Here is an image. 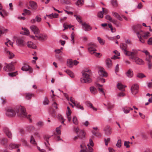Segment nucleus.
I'll return each instance as SVG.
<instances>
[{
	"instance_id": "obj_29",
	"label": "nucleus",
	"mask_w": 152,
	"mask_h": 152,
	"mask_svg": "<svg viewBox=\"0 0 152 152\" xmlns=\"http://www.w3.org/2000/svg\"><path fill=\"white\" fill-rule=\"evenodd\" d=\"M67 64V66L70 68L72 67L73 66V61L71 59H68Z\"/></svg>"
},
{
	"instance_id": "obj_14",
	"label": "nucleus",
	"mask_w": 152,
	"mask_h": 152,
	"mask_svg": "<svg viewBox=\"0 0 152 152\" xmlns=\"http://www.w3.org/2000/svg\"><path fill=\"white\" fill-rule=\"evenodd\" d=\"M104 130L105 134L108 136L110 135L112 132V129L109 126H107Z\"/></svg>"
},
{
	"instance_id": "obj_39",
	"label": "nucleus",
	"mask_w": 152,
	"mask_h": 152,
	"mask_svg": "<svg viewBox=\"0 0 152 152\" xmlns=\"http://www.w3.org/2000/svg\"><path fill=\"white\" fill-rule=\"evenodd\" d=\"M74 16L75 17L77 21L80 23H82V21L81 19V17L80 16L75 15Z\"/></svg>"
},
{
	"instance_id": "obj_26",
	"label": "nucleus",
	"mask_w": 152,
	"mask_h": 152,
	"mask_svg": "<svg viewBox=\"0 0 152 152\" xmlns=\"http://www.w3.org/2000/svg\"><path fill=\"white\" fill-rule=\"evenodd\" d=\"M113 15L120 21H122L123 20L122 18L121 17L120 15L117 12H112Z\"/></svg>"
},
{
	"instance_id": "obj_32",
	"label": "nucleus",
	"mask_w": 152,
	"mask_h": 152,
	"mask_svg": "<svg viewBox=\"0 0 152 152\" xmlns=\"http://www.w3.org/2000/svg\"><path fill=\"white\" fill-rule=\"evenodd\" d=\"M83 0H78L76 3V4L78 6H81L84 4Z\"/></svg>"
},
{
	"instance_id": "obj_52",
	"label": "nucleus",
	"mask_w": 152,
	"mask_h": 152,
	"mask_svg": "<svg viewBox=\"0 0 152 152\" xmlns=\"http://www.w3.org/2000/svg\"><path fill=\"white\" fill-rule=\"evenodd\" d=\"M8 74L9 76L12 77L15 76L17 75V72H13L9 73Z\"/></svg>"
},
{
	"instance_id": "obj_61",
	"label": "nucleus",
	"mask_w": 152,
	"mask_h": 152,
	"mask_svg": "<svg viewBox=\"0 0 152 152\" xmlns=\"http://www.w3.org/2000/svg\"><path fill=\"white\" fill-rule=\"evenodd\" d=\"M152 56L149 55L148 57H147L146 58V60L147 61V63L151 62L150 61V58Z\"/></svg>"
},
{
	"instance_id": "obj_38",
	"label": "nucleus",
	"mask_w": 152,
	"mask_h": 152,
	"mask_svg": "<svg viewBox=\"0 0 152 152\" xmlns=\"http://www.w3.org/2000/svg\"><path fill=\"white\" fill-rule=\"evenodd\" d=\"M92 133L94 136L97 137H99L101 136V134L98 132H95V131H92Z\"/></svg>"
},
{
	"instance_id": "obj_15",
	"label": "nucleus",
	"mask_w": 152,
	"mask_h": 152,
	"mask_svg": "<svg viewBox=\"0 0 152 152\" xmlns=\"http://www.w3.org/2000/svg\"><path fill=\"white\" fill-rule=\"evenodd\" d=\"M106 66L108 68L112 67L113 64L111 60L109 58H107L105 61Z\"/></svg>"
},
{
	"instance_id": "obj_63",
	"label": "nucleus",
	"mask_w": 152,
	"mask_h": 152,
	"mask_svg": "<svg viewBox=\"0 0 152 152\" xmlns=\"http://www.w3.org/2000/svg\"><path fill=\"white\" fill-rule=\"evenodd\" d=\"M148 43L149 45H152V37L148 39Z\"/></svg>"
},
{
	"instance_id": "obj_41",
	"label": "nucleus",
	"mask_w": 152,
	"mask_h": 152,
	"mask_svg": "<svg viewBox=\"0 0 152 152\" xmlns=\"http://www.w3.org/2000/svg\"><path fill=\"white\" fill-rule=\"evenodd\" d=\"M0 142L1 144L4 145L7 142L6 139L4 138H1L0 139Z\"/></svg>"
},
{
	"instance_id": "obj_37",
	"label": "nucleus",
	"mask_w": 152,
	"mask_h": 152,
	"mask_svg": "<svg viewBox=\"0 0 152 152\" xmlns=\"http://www.w3.org/2000/svg\"><path fill=\"white\" fill-rule=\"evenodd\" d=\"M72 121L74 124L77 125L78 124V121L76 116H74L72 119Z\"/></svg>"
},
{
	"instance_id": "obj_59",
	"label": "nucleus",
	"mask_w": 152,
	"mask_h": 152,
	"mask_svg": "<svg viewBox=\"0 0 152 152\" xmlns=\"http://www.w3.org/2000/svg\"><path fill=\"white\" fill-rule=\"evenodd\" d=\"M130 143V142L129 141H125L124 142V145L127 148H128L130 146L129 145V144Z\"/></svg>"
},
{
	"instance_id": "obj_30",
	"label": "nucleus",
	"mask_w": 152,
	"mask_h": 152,
	"mask_svg": "<svg viewBox=\"0 0 152 152\" xmlns=\"http://www.w3.org/2000/svg\"><path fill=\"white\" fill-rule=\"evenodd\" d=\"M77 136L81 139H82L84 137L85 134L84 132L82 130H80V132L77 134Z\"/></svg>"
},
{
	"instance_id": "obj_20",
	"label": "nucleus",
	"mask_w": 152,
	"mask_h": 152,
	"mask_svg": "<svg viewBox=\"0 0 152 152\" xmlns=\"http://www.w3.org/2000/svg\"><path fill=\"white\" fill-rule=\"evenodd\" d=\"M4 132L7 136L9 138L12 139V134L9 129L7 128H6L4 129Z\"/></svg>"
},
{
	"instance_id": "obj_53",
	"label": "nucleus",
	"mask_w": 152,
	"mask_h": 152,
	"mask_svg": "<svg viewBox=\"0 0 152 152\" xmlns=\"http://www.w3.org/2000/svg\"><path fill=\"white\" fill-rule=\"evenodd\" d=\"M71 41L72 42V44H74V34L73 32H72L71 34Z\"/></svg>"
},
{
	"instance_id": "obj_35",
	"label": "nucleus",
	"mask_w": 152,
	"mask_h": 152,
	"mask_svg": "<svg viewBox=\"0 0 152 152\" xmlns=\"http://www.w3.org/2000/svg\"><path fill=\"white\" fill-rule=\"evenodd\" d=\"M33 95L32 94L29 93H27L26 94V96L25 98L27 100H29L31 99L32 97L33 96Z\"/></svg>"
},
{
	"instance_id": "obj_13",
	"label": "nucleus",
	"mask_w": 152,
	"mask_h": 152,
	"mask_svg": "<svg viewBox=\"0 0 152 152\" xmlns=\"http://www.w3.org/2000/svg\"><path fill=\"white\" fill-rule=\"evenodd\" d=\"M121 49L123 50L124 54L127 55L129 51L126 50L127 46L126 44L125 43H122L120 45Z\"/></svg>"
},
{
	"instance_id": "obj_5",
	"label": "nucleus",
	"mask_w": 152,
	"mask_h": 152,
	"mask_svg": "<svg viewBox=\"0 0 152 152\" xmlns=\"http://www.w3.org/2000/svg\"><path fill=\"white\" fill-rule=\"evenodd\" d=\"M132 51H129L127 55L128 56H130L129 58L131 59H133L136 57V55L138 52V50L133 49L132 50Z\"/></svg>"
},
{
	"instance_id": "obj_4",
	"label": "nucleus",
	"mask_w": 152,
	"mask_h": 152,
	"mask_svg": "<svg viewBox=\"0 0 152 152\" xmlns=\"http://www.w3.org/2000/svg\"><path fill=\"white\" fill-rule=\"evenodd\" d=\"M16 43L17 45L20 47L24 46L26 44L24 38L22 37L18 38L16 40Z\"/></svg>"
},
{
	"instance_id": "obj_18",
	"label": "nucleus",
	"mask_w": 152,
	"mask_h": 152,
	"mask_svg": "<svg viewBox=\"0 0 152 152\" xmlns=\"http://www.w3.org/2000/svg\"><path fill=\"white\" fill-rule=\"evenodd\" d=\"M141 25H137L133 26V30L134 32L137 35V33L138 32H140L141 30H140L141 27Z\"/></svg>"
},
{
	"instance_id": "obj_8",
	"label": "nucleus",
	"mask_w": 152,
	"mask_h": 152,
	"mask_svg": "<svg viewBox=\"0 0 152 152\" xmlns=\"http://www.w3.org/2000/svg\"><path fill=\"white\" fill-rule=\"evenodd\" d=\"M89 47L88 48V50L89 53L92 54L94 53L96 51V50L95 48L96 45L93 43H90L88 44Z\"/></svg>"
},
{
	"instance_id": "obj_40",
	"label": "nucleus",
	"mask_w": 152,
	"mask_h": 152,
	"mask_svg": "<svg viewBox=\"0 0 152 152\" xmlns=\"http://www.w3.org/2000/svg\"><path fill=\"white\" fill-rule=\"evenodd\" d=\"M22 29L24 31V33H22V34L26 35H28L29 34V31L26 28H22Z\"/></svg>"
},
{
	"instance_id": "obj_36",
	"label": "nucleus",
	"mask_w": 152,
	"mask_h": 152,
	"mask_svg": "<svg viewBox=\"0 0 152 152\" xmlns=\"http://www.w3.org/2000/svg\"><path fill=\"white\" fill-rule=\"evenodd\" d=\"M111 3L114 7H116L118 5L117 1L116 0H112L111 1Z\"/></svg>"
},
{
	"instance_id": "obj_34",
	"label": "nucleus",
	"mask_w": 152,
	"mask_h": 152,
	"mask_svg": "<svg viewBox=\"0 0 152 152\" xmlns=\"http://www.w3.org/2000/svg\"><path fill=\"white\" fill-rule=\"evenodd\" d=\"M90 90L91 93L93 94H95L97 92L96 89L93 86H91L90 88Z\"/></svg>"
},
{
	"instance_id": "obj_64",
	"label": "nucleus",
	"mask_w": 152,
	"mask_h": 152,
	"mask_svg": "<svg viewBox=\"0 0 152 152\" xmlns=\"http://www.w3.org/2000/svg\"><path fill=\"white\" fill-rule=\"evenodd\" d=\"M125 44H126V45H131V44L130 41L129 39H125Z\"/></svg>"
},
{
	"instance_id": "obj_60",
	"label": "nucleus",
	"mask_w": 152,
	"mask_h": 152,
	"mask_svg": "<svg viewBox=\"0 0 152 152\" xmlns=\"http://www.w3.org/2000/svg\"><path fill=\"white\" fill-rule=\"evenodd\" d=\"M75 105L78 108L81 109L83 110H84V108L82 106L80 105L79 104H76V105Z\"/></svg>"
},
{
	"instance_id": "obj_51",
	"label": "nucleus",
	"mask_w": 152,
	"mask_h": 152,
	"mask_svg": "<svg viewBox=\"0 0 152 152\" xmlns=\"http://www.w3.org/2000/svg\"><path fill=\"white\" fill-rule=\"evenodd\" d=\"M61 126H60L59 127L56 129V131L58 134H61Z\"/></svg>"
},
{
	"instance_id": "obj_6",
	"label": "nucleus",
	"mask_w": 152,
	"mask_h": 152,
	"mask_svg": "<svg viewBox=\"0 0 152 152\" xmlns=\"http://www.w3.org/2000/svg\"><path fill=\"white\" fill-rule=\"evenodd\" d=\"M30 28L34 34L36 35L39 34L40 33V31L38 27L34 25H32L30 26Z\"/></svg>"
},
{
	"instance_id": "obj_19",
	"label": "nucleus",
	"mask_w": 152,
	"mask_h": 152,
	"mask_svg": "<svg viewBox=\"0 0 152 152\" xmlns=\"http://www.w3.org/2000/svg\"><path fill=\"white\" fill-rule=\"evenodd\" d=\"M67 111L66 112V114L68 120L69 121L71 120V111L69 107H67Z\"/></svg>"
},
{
	"instance_id": "obj_9",
	"label": "nucleus",
	"mask_w": 152,
	"mask_h": 152,
	"mask_svg": "<svg viewBox=\"0 0 152 152\" xmlns=\"http://www.w3.org/2000/svg\"><path fill=\"white\" fill-rule=\"evenodd\" d=\"M139 86L137 84H134L132 85L131 90L133 94H135L138 91Z\"/></svg>"
},
{
	"instance_id": "obj_48",
	"label": "nucleus",
	"mask_w": 152,
	"mask_h": 152,
	"mask_svg": "<svg viewBox=\"0 0 152 152\" xmlns=\"http://www.w3.org/2000/svg\"><path fill=\"white\" fill-rule=\"evenodd\" d=\"M30 142L31 143L35 145L36 144L35 141L33 137V136L31 135V139L30 140Z\"/></svg>"
},
{
	"instance_id": "obj_54",
	"label": "nucleus",
	"mask_w": 152,
	"mask_h": 152,
	"mask_svg": "<svg viewBox=\"0 0 152 152\" xmlns=\"http://www.w3.org/2000/svg\"><path fill=\"white\" fill-rule=\"evenodd\" d=\"M125 95L126 94L124 93L123 92H121L118 94L117 96L118 97H124L125 96Z\"/></svg>"
},
{
	"instance_id": "obj_22",
	"label": "nucleus",
	"mask_w": 152,
	"mask_h": 152,
	"mask_svg": "<svg viewBox=\"0 0 152 152\" xmlns=\"http://www.w3.org/2000/svg\"><path fill=\"white\" fill-rule=\"evenodd\" d=\"M28 47L32 49H36L37 46L35 44L31 42H28L27 44Z\"/></svg>"
},
{
	"instance_id": "obj_2",
	"label": "nucleus",
	"mask_w": 152,
	"mask_h": 152,
	"mask_svg": "<svg viewBox=\"0 0 152 152\" xmlns=\"http://www.w3.org/2000/svg\"><path fill=\"white\" fill-rule=\"evenodd\" d=\"M150 36V33L149 32H144L141 31L140 32L137 33V36L139 39L140 41L142 43H144L145 42V40L147 39Z\"/></svg>"
},
{
	"instance_id": "obj_44",
	"label": "nucleus",
	"mask_w": 152,
	"mask_h": 152,
	"mask_svg": "<svg viewBox=\"0 0 152 152\" xmlns=\"http://www.w3.org/2000/svg\"><path fill=\"white\" fill-rule=\"evenodd\" d=\"M97 39L101 45H104L105 43V41L99 37H97Z\"/></svg>"
},
{
	"instance_id": "obj_43",
	"label": "nucleus",
	"mask_w": 152,
	"mask_h": 152,
	"mask_svg": "<svg viewBox=\"0 0 152 152\" xmlns=\"http://www.w3.org/2000/svg\"><path fill=\"white\" fill-rule=\"evenodd\" d=\"M137 77L140 78H142L143 77H145V76L142 73H139L137 75Z\"/></svg>"
},
{
	"instance_id": "obj_42",
	"label": "nucleus",
	"mask_w": 152,
	"mask_h": 152,
	"mask_svg": "<svg viewBox=\"0 0 152 152\" xmlns=\"http://www.w3.org/2000/svg\"><path fill=\"white\" fill-rule=\"evenodd\" d=\"M102 11L99 12L98 14V16L99 17L102 18L103 17L104 8H102Z\"/></svg>"
},
{
	"instance_id": "obj_27",
	"label": "nucleus",
	"mask_w": 152,
	"mask_h": 152,
	"mask_svg": "<svg viewBox=\"0 0 152 152\" xmlns=\"http://www.w3.org/2000/svg\"><path fill=\"white\" fill-rule=\"evenodd\" d=\"M117 86L119 90L122 91H124L125 90V88L126 87V86H124L120 83H118Z\"/></svg>"
},
{
	"instance_id": "obj_17",
	"label": "nucleus",
	"mask_w": 152,
	"mask_h": 152,
	"mask_svg": "<svg viewBox=\"0 0 152 152\" xmlns=\"http://www.w3.org/2000/svg\"><path fill=\"white\" fill-rule=\"evenodd\" d=\"M20 144H15L13 143H10L9 146V148L10 150H12L13 149L18 148L20 146Z\"/></svg>"
},
{
	"instance_id": "obj_45",
	"label": "nucleus",
	"mask_w": 152,
	"mask_h": 152,
	"mask_svg": "<svg viewBox=\"0 0 152 152\" xmlns=\"http://www.w3.org/2000/svg\"><path fill=\"white\" fill-rule=\"evenodd\" d=\"M111 22H113L114 24L115 25L117 26L118 27L121 26V24L119 23L117 21L115 20H113Z\"/></svg>"
},
{
	"instance_id": "obj_25",
	"label": "nucleus",
	"mask_w": 152,
	"mask_h": 152,
	"mask_svg": "<svg viewBox=\"0 0 152 152\" xmlns=\"http://www.w3.org/2000/svg\"><path fill=\"white\" fill-rule=\"evenodd\" d=\"M126 74L128 77H131L133 75V73L132 70L129 69L126 72Z\"/></svg>"
},
{
	"instance_id": "obj_46",
	"label": "nucleus",
	"mask_w": 152,
	"mask_h": 152,
	"mask_svg": "<svg viewBox=\"0 0 152 152\" xmlns=\"http://www.w3.org/2000/svg\"><path fill=\"white\" fill-rule=\"evenodd\" d=\"M116 146L118 148H120L121 146V140H118L116 144Z\"/></svg>"
},
{
	"instance_id": "obj_50",
	"label": "nucleus",
	"mask_w": 152,
	"mask_h": 152,
	"mask_svg": "<svg viewBox=\"0 0 152 152\" xmlns=\"http://www.w3.org/2000/svg\"><path fill=\"white\" fill-rule=\"evenodd\" d=\"M49 101L47 99V98L46 97L43 102V104L44 105H47L49 104Z\"/></svg>"
},
{
	"instance_id": "obj_62",
	"label": "nucleus",
	"mask_w": 152,
	"mask_h": 152,
	"mask_svg": "<svg viewBox=\"0 0 152 152\" xmlns=\"http://www.w3.org/2000/svg\"><path fill=\"white\" fill-rule=\"evenodd\" d=\"M57 105V104L55 102H54L52 104V106L53 107H54L56 109H57L58 108Z\"/></svg>"
},
{
	"instance_id": "obj_11",
	"label": "nucleus",
	"mask_w": 152,
	"mask_h": 152,
	"mask_svg": "<svg viewBox=\"0 0 152 152\" xmlns=\"http://www.w3.org/2000/svg\"><path fill=\"white\" fill-rule=\"evenodd\" d=\"M35 35V37L37 39L40 41H45L47 38V36L45 34H40Z\"/></svg>"
},
{
	"instance_id": "obj_28",
	"label": "nucleus",
	"mask_w": 152,
	"mask_h": 152,
	"mask_svg": "<svg viewBox=\"0 0 152 152\" xmlns=\"http://www.w3.org/2000/svg\"><path fill=\"white\" fill-rule=\"evenodd\" d=\"M5 51L7 55L8 56L9 58H12L14 56V54L13 53H11L9 51V50H8L6 49L5 50Z\"/></svg>"
},
{
	"instance_id": "obj_58",
	"label": "nucleus",
	"mask_w": 152,
	"mask_h": 152,
	"mask_svg": "<svg viewBox=\"0 0 152 152\" xmlns=\"http://www.w3.org/2000/svg\"><path fill=\"white\" fill-rule=\"evenodd\" d=\"M89 145H91L92 147H93L94 146V143L93 142V141L91 139H90L89 140V143L88 144Z\"/></svg>"
},
{
	"instance_id": "obj_57",
	"label": "nucleus",
	"mask_w": 152,
	"mask_h": 152,
	"mask_svg": "<svg viewBox=\"0 0 152 152\" xmlns=\"http://www.w3.org/2000/svg\"><path fill=\"white\" fill-rule=\"evenodd\" d=\"M34 130H35L34 128L32 126H30L28 128V130L30 132H31L32 131H34Z\"/></svg>"
},
{
	"instance_id": "obj_47",
	"label": "nucleus",
	"mask_w": 152,
	"mask_h": 152,
	"mask_svg": "<svg viewBox=\"0 0 152 152\" xmlns=\"http://www.w3.org/2000/svg\"><path fill=\"white\" fill-rule=\"evenodd\" d=\"M87 147L88 148H87V150L88 151V152H93L92 151L93 150V149L92 148V147H91L89 144H87Z\"/></svg>"
},
{
	"instance_id": "obj_16",
	"label": "nucleus",
	"mask_w": 152,
	"mask_h": 152,
	"mask_svg": "<svg viewBox=\"0 0 152 152\" xmlns=\"http://www.w3.org/2000/svg\"><path fill=\"white\" fill-rule=\"evenodd\" d=\"M83 29L86 31H88L91 29V27L88 24L85 23H82Z\"/></svg>"
},
{
	"instance_id": "obj_31",
	"label": "nucleus",
	"mask_w": 152,
	"mask_h": 152,
	"mask_svg": "<svg viewBox=\"0 0 152 152\" xmlns=\"http://www.w3.org/2000/svg\"><path fill=\"white\" fill-rule=\"evenodd\" d=\"M65 72L69 76L72 78H73L75 77L74 73L72 72L69 70H67L65 71Z\"/></svg>"
},
{
	"instance_id": "obj_33",
	"label": "nucleus",
	"mask_w": 152,
	"mask_h": 152,
	"mask_svg": "<svg viewBox=\"0 0 152 152\" xmlns=\"http://www.w3.org/2000/svg\"><path fill=\"white\" fill-rule=\"evenodd\" d=\"M130 107H125L122 108V110L125 113H128L130 111Z\"/></svg>"
},
{
	"instance_id": "obj_56",
	"label": "nucleus",
	"mask_w": 152,
	"mask_h": 152,
	"mask_svg": "<svg viewBox=\"0 0 152 152\" xmlns=\"http://www.w3.org/2000/svg\"><path fill=\"white\" fill-rule=\"evenodd\" d=\"M105 18L107 20H109L110 22H111L113 20L112 18L110 17V16L109 15H107L105 17Z\"/></svg>"
},
{
	"instance_id": "obj_12",
	"label": "nucleus",
	"mask_w": 152,
	"mask_h": 152,
	"mask_svg": "<svg viewBox=\"0 0 152 152\" xmlns=\"http://www.w3.org/2000/svg\"><path fill=\"white\" fill-rule=\"evenodd\" d=\"M4 70L7 72L12 71L14 69V67L13 65L11 64H9L4 68Z\"/></svg>"
},
{
	"instance_id": "obj_23",
	"label": "nucleus",
	"mask_w": 152,
	"mask_h": 152,
	"mask_svg": "<svg viewBox=\"0 0 152 152\" xmlns=\"http://www.w3.org/2000/svg\"><path fill=\"white\" fill-rule=\"evenodd\" d=\"M133 60H134V62L138 64L141 65L143 64V61L141 59L136 57H135L134 58Z\"/></svg>"
},
{
	"instance_id": "obj_7",
	"label": "nucleus",
	"mask_w": 152,
	"mask_h": 152,
	"mask_svg": "<svg viewBox=\"0 0 152 152\" xmlns=\"http://www.w3.org/2000/svg\"><path fill=\"white\" fill-rule=\"evenodd\" d=\"M98 73L100 76L102 77H106L107 76V73L105 69L103 67L99 68Z\"/></svg>"
},
{
	"instance_id": "obj_24",
	"label": "nucleus",
	"mask_w": 152,
	"mask_h": 152,
	"mask_svg": "<svg viewBox=\"0 0 152 152\" xmlns=\"http://www.w3.org/2000/svg\"><path fill=\"white\" fill-rule=\"evenodd\" d=\"M50 137L51 136L49 135H45L44 137V139L46 141V142H45V144L47 147H49V144L48 143V140Z\"/></svg>"
},
{
	"instance_id": "obj_49",
	"label": "nucleus",
	"mask_w": 152,
	"mask_h": 152,
	"mask_svg": "<svg viewBox=\"0 0 152 152\" xmlns=\"http://www.w3.org/2000/svg\"><path fill=\"white\" fill-rule=\"evenodd\" d=\"M80 147L82 149L80 151V152H88L85 149V148L87 149L86 147L85 146H83L82 145H80Z\"/></svg>"
},
{
	"instance_id": "obj_55",
	"label": "nucleus",
	"mask_w": 152,
	"mask_h": 152,
	"mask_svg": "<svg viewBox=\"0 0 152 152\" xmlns=\"http://www.w3.org/2000/svg\"><path fill=\"white\" fill-rule=\"evenodd\" d=\"M35 20L36 22L39 23L41 21L42 19L40 17L38 16H37L35 18Z\"/></svg>"
},
{
	"instance_id": "obj_1",
	"label": "nucleus",
	"mask_w": 152,
	"mask_h": 152,
	"mask_svg": "<svg viewBox=\"0 0 152 152\" xmlns=\"http://www.w3.org/2000/svg\"><path fill=\"white\" fill-rule=\"evenodd\" d=\"M6 115L9 117H12L17 114L19 116L29 118L31 115H27V113L26 112L25 108L23 106H16L15 107H9L5 110Z\"/></svg>"
},
{
	"instance_id": "obj_10",
	"label": "nucleus",
	"mask_w": 152,
	"mask_h": 152,
	"mask_svg": "<svg viewBox=\"0 0 152 152\" xmlns=\"http://www.w3.org/2000/svg\"><path fill=\"white\" fill-rule=\"evenodd\" d=\"M21 70L23 71H28L30 73H32L33 72V69L32 68L26 64L23 65L21 68Z\"/></svg>"
},
{
	"instance_id": "obj_21",
	"label": "nucleus",
	"mask_w": 152,
	"mask_h": 152,
	"mask_svg": "<svg viewBox=\"0 0 152 152\" xmlns=\"http://www.w3.org/2000/svg\"><path fill=\"white\" fill-rule=\"evenodd\" d=\"M29 5L31 7L32 9L33 10H35L37 8V5L34 1H30Z\"/></svg>"
},
{
	"instance_id": "obj_3",
	"label": "nucleus",
	"mask_w": 152,
	"mask_h": 152,
	"mask_svg": "<svg viewBox=\"0 0 152 152\" xmlns=\"http://www.w3.org/2000/svg\"><path fill=\"white\" fill-rule=\"evenodd\" d=\"M88 73H90L89 70H87L82 72L83 77L80 79V81L82 83H89L91 82V80Z\"/></svg>"
}]
</instances>
